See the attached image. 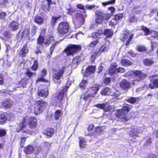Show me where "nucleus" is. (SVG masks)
I'll return each mask as SVG.
<instances>
[{
	"label": "nucleus",
	"instance_id": "obj_12",
	"mask_svg": "<svg viewBox=\"0 0 158 158\" xmlns=\"http://www.w3.org/2000/svg\"><path fill=\"white\" fill-rule=\"evenodd\" d=\"M29 50L26 45H24L22 48L18 51V54L19 56L21 57L25 56L28 53Z\"/></svg>",
	"mask_w": 158,
	"mask_h": 158
},
{
	"label": "nucleus",
	"instance_id": "obj_13",
	"mask_svg": "<svg viewBox=\"0 0 158 158\" xmlns=\"http://www.w3.org/2000/svg\"><path fill=\"white\" fill-rule=\"evenodd\" d=\"M102 40L104 41H105V44L100 48L98 51V53L107 51L109 49V42L106 40L104 39H103Z\"/></svg>",
	"mask_w": 158,
	"mask_h": 158
},
{
	"label": "nucleus",
	"instance_id": "obj_36",
	"mask_svg": "<svg viewBox=\"0 0 158 158\" xmlns=\"http://www.w3.org/2000/svg\"><path fill=\"white\" fill-rule=\"evenodd\" d=\"M7 120V118L4 115H0V124H2L6 123Z\"/></svg>",
	"mask_w": 158,
	"mask_h": 158
},
{
	"label": "nucleus",
	"instance_id": "obj_6",
	"mask_svg": "<svg viewBox=\"0 0 158 158\" xmlns=\"http://www.w3.org/2000/svg\"><path fill=\"white\" fill-rule=\"evenodd\" d=\"M47 105V103L44 101H37V104L35 105L34 107V110L35 114L37 115L40 113Z\"/></svg>",
	"mask_w": 158,
	"mask_h": 158
},
{
	"label": "nucleus",
	"instance_id": "obj_47",
	"mask_svg": "<svg viewBox=\"0 0 158 158\" xmlns=\"http://www.w3.org/2000/svg\"><path fill=\"white\" fill-rule=\"evenodd\" d=\"M36 29V27L35 26H34L32 27L31 29V32L30 33L31 37L33 36L35 34Z\"/></svg>",
	"mask_w": 158,
	"mask_h": 158
},
{
	"label": "nucleus",
	"instance_id": "obj_43",
	"mask_svg": "<svg viewBox=\"0 0 158 158\" xmlns=\"http://www.w3.org/2000/svg\"><path fill=\"white\" fill-rule=\"evenodd\" d=\"M43 49V46H42V45H39L37 47V50L35 51V53L36 54H41L42 53L41 50H42Z\"/></svg>",
	"mask_w": 158,
	"mask_h": 158
},
{
	"label": "nucleus",
	"instance_id": "obj_56",
	"mask_svg": "<svg viewBox=\"0 0 158 158\" xmlns=\"http://www.w3.org/2000/svg\"><path fill=\"white\" fill-rule=\"evenodd\" d=\"M77 7L81 10H85L84 6L82 4H78L77 6Z\"/></svg>",
	"mask_w": 158,
	"mask_h": 158
},
{
	"label": "nucleus",
	"instance_id": "obj_17",
	"mask_svg": "<svg viewBox=\"0 0 158 158\" xmlns=\"http://www.w3.org/2000/svg\"><path fill=\"white\" fill-rule=\"evenodd\" d=\"M117 65L116 64H111L110 68L109 70V74L111 75L117 73Z\"/></svg>",
	"mask_w": 158,
	"mask_h": 158
},
{
	"label": "nucleus",
	"instance_id": "obj_35",
	"mask_svg": "<svg viewBox=\"0 0 158 158\" xmlns=\"http://www.w3.org/2000/svg\"><path fill=\"white\" fill-rule=\"evenodd\" d=\"M45 38H44L42 36L40 35L37 40V43L40 44L39 45L43 46V44H45Z\"/></svg>",
	"mask_w": 158,
	"mask_h": 158
},
{
	"label": "nucleus",
	"instance_id": "obj_61",
	"mask_svg": "<svg viewBox=\"0 0 158 158\" xmlns=\"http://www.w3.org/2000/svg\"><path fill=\"white\" fill-rule=\"evenodd\" d=\"M136 21L135 17L134 16H131L130 19L129 21L130 23L134 22Z\"/></svg>",
	"mask_w": 158,
	"mask_h": 158
},
{
	"label": "nucleus",
	"instance_id": "obj_27",
	"mask_svg": "<svg viewBox=\"0 0 158 158\" xmlns=\"http://www.w3.org/2000/svg\"><path fill=\"white\" fill-rule=\"evenodd\" d=\"M30 37L31 36L30 32V28H26L23 32L22 37Z\"/></svg>",
	"mask_w": 158,
	"mask_h": 158
},
{
	"label": "nucleus",
	"instance_id": "obj_10",
	"mask_svg": "<svg viewBox=\"0 0 158 158\" xmlns=\"http://www.w3.org/2000/svg\"><path fill=\"white\" fill-rule=\"evenodd\" d=\"M100 87V85H95L94 86L92 87L91 89H89L90 92L93 93L92 94H89L88 95L84 96L83 98L84 99L86 100L89 97H93L95 96L97 92L99 90V88Z\"/></svg>",
	"mask_w": 158,
	"mask_h": 158
},
{
	"label": "nucleus",
	"instance_id": "obj_31",
	"mask_svg": "<svg viewBox=\"0 0 158 158\" xmlns=\"http://www.w3.org/2000/svg\"><path fill=\"white\" fill-rule=\"evenodd\" d=\"M96 14L97 15L98 17L96 19V22L98 24L101 23L102 20H103V19L102 18L101 12H98Z\"/></svg>",
	"mask_w": 158,
	"mask_h": 158
},
{
	"label": "nucleus",
	"instance_id": "obj_20",
	"mask_svg": "<svg viewBox=\"0 0 158 158\" xmlns=\"http://www.w3.org/2000/svg\"><path fill=\"white\" fill-rule=\"evenodd\" d=\"M79 145L81 148H85L86 145L87 141L83 137H79Z\"/></svg>",
	"mask_w": 158,
	"mask_h": 158
},
{
	"label": "nucleus",
	"instance_id": "obj_52",
	"mask_svg": "<svg viewBox=\"0 0 158 158\" xmlns=\"http://www.w3.org/2000/svg\"><path fill=\"white\" fill-rule=\"evenodd\" d=\"M6 131L5 130L0 129V137H2L5 135Z\"/></svg>",
	"mask_w": 158,
	"mask_h": 158
},
{
	"label": "nucleus",
	"instance_id": "obj_53",
	"mask_svg": "<svg viewBox=\"0 0 158 158\" xmlns=\"http://www.w3.org/2000/svg\"><path fill=\"white\" fill-rule=\"evenodd\" d=\"M117 73H123L125 72V69L121 67L117 69Z\"/></svg>",
	"mask_w": 158,
	"mask_h": 158
},
{
	"label": "nucleus",
	"instance_id": "obj_59",
	"mask_svg": "<svg viewBox=\"0 0 158 158\" xmlns=\"http://www.w3.org/2000/svg\"><path fill=\"white\" fill-rule=\"evenodd\" d=\"M45 81V80L44 77H41L39 78L36 80V83L39 82H44Z\"/></svg>",
	"mask_w": 158,
	"mask_h": 158
},
{
	"label": "nucleus",
	"instance_id": "obj_44",
	"mask_svg": "<svg viewBox=\"0 0 158 158\" xmlns=\"http://www.w3.org/2000/svg\"><path fill=\"white\" fill-rule=\"evenodd\" d=\"M106 105L107 104L106 103H103L96 105L95 106L98 108L104 109L106 107Z\"/></svg>",
	"mask_w": 158,
	"mask_h": 158
},
{
	"label": "nucleus",
	"instance_id": "obj_54",
	"mask_svg": "<svg viewBox=\"0 0 158 158\" xmlns=\"http://www.w3.org/2000/svg\"><path fill=\"white\" fill-rule=\"evenodd\" d=\"M80 56H77L76 57H75L73 58V62L74 63H77L78 61L80 60Z\"/></svg>",
	"mask_w": 158,
	"mask_h": 158
},
{
	"label": "nucleus",
	"instance_id": "obj_55",
	"mask_svg": "<svg viewBox=\"0 0 158 158\" xmlns=\"http://www.w3.org/2000/svg\"><path fill=\"white\" fill-rule=\"evenodd\" d=\"M152 37H156L158 36V33L155 31L151 32V34Z\"/></svg>",
	"mask_w": 158,
	"mask_h": 158
},
{
	"label": "nucleus",
	"instance_id": "obj_40",
	"mask_svg": "<svg viewBox=\"0 0 158 158\" xmlns=\"http://www.w3.org/2000/svg\"><path fill=\"white\" fill-rule=\"evenodd\" d=\"M61 115V112L60 110H58L56 111L55 114V118L56 119H58Z\"/></svg>",
	"mask_w": 158,
	"mask_h": 158
},
{
	"label": "nucleus",
	"instance_id": "obj_28",
	"mask_svg": "<svg viewBox=\"0 0 158 158\" xmlns=\"http://www.w3.org/2000/svg\"><path fill=\"white\" fill-rule=\"evenodd\" d=\"M45 44H48L54 40V37L51 35H47L45 37Z\"/></svg>",
	"mask_w": 158,
	"mask_h": 158
},
{
	"label": "nucleus",
	"instance_id": "obj_22",
	"mask_svg": "<svg viewBox=\"0 0 158 158\" xmlns=\"http://www.w3.org/2000/svg\"><path fill=\"white\" fill-rule=\"evenodd\" d=\"M34 148L31 145H28L25 147L24 149V151L26 154H31L33 153L34 151Z\"/></svg>",
	"mask_w": 158,
	"mask_h": 158
},
{
	"label": "nucleus",
	"instance_id": "obj_2",
	"mask_svg": "<svg viewBox=\"0 0 158 158\" xmlns=\"http://www.w3.org/2000/svg\"><path fill=\"white\" fill-rule=\"evenodd\" d=\"M124 106L121 109H118L116 113V116L120 119H122L124 121H127L129 118L126 115L131 109L130 106H127V104H124Z\"/></svg>",
	"mask_w": 158,
	"mask_h": 158
},
{
	"label": "nucleus",
	"instance_id": "obj_33",
	"mask_svg": "<svg viewBox=\"0 0 158 158\" xmlns=\"http://www.w3.org/2000/svg\"><path fill=\"white\" fill-rule=\"evenodd\" d=\"M101 15L102 16V18L103 19V20H108L109 19L111 15L108 13H103L102 12H101Z\"/></svg>",
	"mask_w": 158,
	"mask_h": 158
},
{
	"label": "nucleus",
	"instance_id": "obj_29",
	"mask_svg": "<svg viewBox=\"0 0 158 158\" xmlns=\"http://www.w3.org/2000/svg\"><path fill=\"white\" fill-rule=\"evenodd\" d=\"M44 18L40 16H37L35 18V22L39 24H41L43 23Z\"/></svg>",
	"mask_w": 158,
	"mask_h": 158
},
{
	"label": "nucleus",
	"instance_id": "obj_16",
	"mask_svg": "<svg viewBox=\"0 0 158 158\" xmlns=\"http://www.w3.org/2000/svg\"><path fill=\"white\" fill-rule=\"evenodd\" d=\"M13 101L9 99L2 102L1 103L2 106L8 108H10L12 107L13 105Z\"/></svg>",
	"mask_w": 158,
	"mask_h": 158
},
{
	"label": "nucleus",
	"instance_id": "obj_26",
	"mask_svg": "<svg viewBox=\"0 0 158 158\" xmlns=\"http://www.w3.org/2000/svg\"><path fill=\"white\" fill-rule=\"evenodd\" d=\"M95 133L94 134H90V135H99L102 134L103 132V130L102 127H98L96 128L95 131Z\"/></svg>",
	"mask_w": 158,
	"mask_h": 158
},
{
	"label": "nucleus",
	"instance_id": "obj_7",
	"mask_svg": "<svg viewBox=\"0 0 158 158\" xmlns=\"http://www.w3.org/2000/svg\"><path fill=\"white\" fill-rule=\"evenodd\" d=\"M133 35L131 34L130 35V33L128 30L126 29L123 31V33L121 35L120 39L123 41H124L127 39V40L125 43L127 46L128 45L130 42L132 40Z\"/></svg>",
	"mask_w": 158,
	"mask_h": 158
},
{
	"label": "nucleus",
	"instance_id": "obj_37",
	"mask_svg": "<svg viewBox=\"0 0 158 158\" xmlns=\"http://www.w3.org/2000/svg\"><path fill=\"white\" fill-rule=\"evenodd\" d=\"M141 28L142 30L145 33V35H148L151 34L152 31H150L148 28L144 26H141Z\"/></svg>",
	"mask_w": 158,
	"mask_h": 158
},
{
	"label": "nucleus",
	"instance_id": "obj_48",
	"mask_svg": "<svg viewBox=\"0 0 158 158\" xmlns=\"http://www.w3.org/2000/svg\"><path fill=\"white\" fill-rule=\"evenodd\" d=\"M99 40H98L94 41L91 42L89 46L91 47H94L99 42Z\"/></svg>",
	"mask_w": 158,
	"mask_h": 158
},
{
	"label": "nucleus",
	"instance_id": "obj_39",
	"mask_svg": "<svg viewBox=\"0 0 158 158\" xmlns=\"http://www.w3.org/2000/svg\"><path fill=\"white\" fill-rule=\"evenodd\" d=\"M38 61L37 60H35L34 61L32 66L31 67V69L34 71H36L38 67Z\"/></svg>",
	"mask_w": 158,
	"mask_h": 158
},
{
	"label": "nucleus",
	"instance_id": "obj_4",
	"mask_svg": "<svg viewBox=\"0 0 158 158\" xmlns=\"http://www.w3.org/2000/svg\"><path fill=\"white\" fill-rule=\"evenodd\" d=\"M86 16L85 12H84L82 13H77L76 14L73 19V22L77 27H80L83 24L85 21V18Z\"/></svg>",
	"mask_w": 158,
	"mask_h": 158
},
{
	"label": "nucleus",
	"instance_id": "obj_49",
	"mask_svg": "<svg viewBox=\"0 0 158 158\" xmlns=\"http://www.w3.org/2000/svg\"><path fill=\"white\" fill-rule=\"evenodd\" d=\"M109 90L110 89L109 88H106L101 92V94L102 95H107Z\"/></svg>",
	"mask_w": 158,
	"mask_h": 158
},
{
	"label": "nucleus",
	"instance_id": "obj_38",
	"mask_svg": "<svg viewBox=\"0 0 158 158\" xmlns=\"http://www.w3.org/2000/svg\"><path fill=\"white\" fill-rule=\"evenodd\" d=\"M103 33V31L101 30L97 31L96 32L93 34L92 36L94 37H98L99 36L102 34Z\"/></svg>",
	"mask_w": 158,
	"mask_h": 158
},
{
	"label": "nucleus",
	"instance_id": "obj_24",
	"mask_svg": "<svg viewBox=\"0 0 158 158\" xmlns=\"http://www.w3.org/2000/svg\"><path fill=\"white\" fill-rule=\"evenodd\" d=\"M113 31L110 29H106L103 31V34L106 37H110L113 34Z\"/></svg>",
	"mask_w": 158,
	"mask_h": 158
},
{
	"label": "nucleus",
	"instance_id": "obj_19",
	"mask_svg": "<svg viewBox=\"0 0 158 158\" xmlns=\"http://www.w3.org/2000/svg\"><path fill=\"white\" fill-rule=\"evenodd\" d=\"M54 133V131L52 128H48L46 129L44 133V134L46 135L48 137L50 138L53 135Z\"/></svg>",
	"mask_w": 158,
	"mask_h": 158
},
{
	"label": "nucleus",
	"instance_id": "obj_23",
	"mask_svg": "<svg viewBox=\"0 0 158 158\" xmlns=\"http://www.w3.org/2000/svg\"><path fill=\"white\" fill-rule=\"evenodd\" d=\"M48 93V92L46 89L42 90L41 91H38V95L39 96L45 98L47 96Z\"/></svg>",
	"mask_w": 158,
	"mask_h": 158
},
{
	"label": "nucleus",
	"instance_id": "obj_62",
	"mask_svg": "<svg viewBox=\"0 0 158 158\" xmlns=\"http://www.w3.org/2000/svg\"><path fill=\"white\" fill-rule=\"evenodd\" d=\"M111 81V79L109 77L106 78L104 80V82L106 84H108Z\"/></svg>",
	"mask_w": 158,
	"mask_h": 158
},
{
	"label": "nucleus",
	"instance_id": "obj_1",
	"mask_svg": "<svg viewBox=\"0 0 158 158\" xmlns=\"http://www.w3.org/2000/svg\"><path fill=\"white\" fill-rule=\"evenodd\" d=\"M28 123L29 126L31 128H35L37 125V119L34 117L29 118L28 116L25 117L23 118L21 123L19 125L20 129L17 131L19 132L21 131L22 132L27 133L28 134H32L33 132L32 131L27 130L25 127L26 126V123Z\"/></svg>",
	"mask_w": 158,
	"mask_h": 158
},
{
	"label": "nucleus",
	"instance_id": "obj_14",
	"mask_svg": "<svg viewBox=\"0 0 158 158\" xmlns=\"http://www.w3.org/2000/svg\"><path fill=\"white\" fill-rule=\"evenodd\" d=\"M131 85V83L126 80H123L120 83V87L123 90L129 88Z\"/></svg>",
	"mask_w": 158,
	"mask_h": 158
},
{
	"label": "nucleus",
	"instance_id": "obj_15",
	"mask_svg": "<svg viewBox=\"0 0 158 158\" xmlns=\"http://www.w3.org/2000/svg\"><path fill=\"white\" fill-rule=\"evenodd\" d=\"M68 88V87L66 86L65 88L63 89V90L60 92V94L57 96V99L58 102H60L62 100L63 97L64 95H66V92Z\"/></svg>",
	"mask_w": 158,
	"mask_h": 158
},
{
	"label": "nucleus",
	"instance_id": "obj_42",
	"mask_svg": "<svg viewBox=\"0 0 158 158\" xmlns=\"http://www.w3.org/2000/svg\"><path fill=\"white\" fill-rule=\"evenodd\" d=\"M26 74L28 75L30 78L33 76H36V75L35 72L32 73L28 70H27L26 73Z\"/></svg>",
	"mask_w": 158,
	"mask_h": 158
},
{
	"label": "nucleus",
	"instance_id": "obj_41",
	"mask_svg": "<svg viewBox=\"0 0 158 158\" xmlns=\"http://www.w3.org/2000/svg\"><path fill=\"white\" fill-rule=\"evenodd\" d=\"M12 36V35L10 32L5 31L4 33V36L6 40L10 39Z\"/></svg>",
	"mask_w": 158,
	"mask_h": 158
},
{
	"label": "nucleus",
	"instance_id": "obj_25",
	"mask_svg": "<svg viewBox=\"0 0 158 158\" xmlns=\"http://www.w3.org/2000/svg\"><path fill=\"white\" fill-rule=\"evenodd\" d=\"M143 64L147 66H151L154 63V61L150 59L146 58L143 60Z\"/></svg>",
	"mask_w": 158,
	"mask_h": 158
},
{
	"label": "nucleus",
	"instance_id": "obj_63",
	"mask_svg": "<svg viewBox=\"0 0 158 158\" xmlns=\"http://www.w3.org/2000/svg\"><path fill=\"white\" fill-rule=\"evenodd\" d=\"M108 9L111 11V13L110 14L112 15L113 14V12L114 11L115 8L113 7H111L109 8Z\"/></svg>",
	"mask_w": 158,
	"mask_h": 158
},
{
	"label": "nucleus",
	"instance_id": "obj_60",
	"mask_svg": "<svg viewBox=\"0 0 158 158\" xmlns=\"http://www.w3.org/2000/svg\"><path fill=\"white\" fill-rule=\"evenodd\" d=\"M4 82L3 76L0 73V85L2 84Z\"/></svg>",
	"mask_w": 158,
	"mask_h": 158
},
{
	"label": "nucleus",
	"instance_id": "obj_58",
	"mask_svg": "<svg viewBox=\"0 0 158 158\" xmlns=\"http://www.w3.org/2000/svg\"><path fill=\"white\" fill-rule=\"evenodd\" d=\"M47 1L48 2V6L46 8L48 9L50 7V5L52 4V2L51 0H47Z\"/></svg>",
	"mask_w": 158,
	"mask_h": 158
},
{
	"label": "nucleus",
	"instance_id": "obj_9",
	"mask_svg": "<svg viewBox=\"0 0 158 158\" xmlns=\"http://www.w3.org/2000/svg\"><path fill=\"white\" fill-rule=\"evenodd\" d=\"M134 77V79L132 81L133 85H134L135 84V81L138 82L145 78L147 76L146 73H143L141 71H137L135 73H133Z\"/></svg>",
	"mask_w": 158,
	"mask_h": 158
},
{
	"label": "nucleus",
	"instance_id": "obj_3",
	"mask_svg": "<svg viewBox=\"0 0 158 158\" xmlns=\"http://www.w3.org/2000/svg\"><path fill=\"white\" fill-rule=\"evenodd\" d=\"M66 67H63L61 69L56 71L54 69L52 75L53 80L54 82L57 84H59L61 82L60 78L63 76L64 71L66 69Z\"/></svg>",
	"mask_w": 158,
	"mask_h": 158
},
{
	"label": "nucleus",
	"instance_id": "obj_51",
	"mask_svg": "<svg viewBox=\"0 0 158 158\" xmlns=\"http://www.w3.org/2000/svg\"><path fill=\"white\" fill-rule=\"evenodd\" d=\"M123 16L122 14L117 15L115 16L114 18V20L116 21H118L119 19H121Z\"/></svg>",
	"mask_w": 158,
	"mask_h": 158
},
{
	"label": "nucleus",
	"instance_id": "obj_21",
	"mask_svg": "<svg viewBox=\"0 0 158 158\" xmlns=\"http://www.w3.org/2000/svg\"><path fill=\"white\" fill-rule=\"evenodd\" d=\"M149 87L151 89H153L156 87H158V79L153 80L151 81V83L149 85Z\"/></svg>",
	"mask_w": 158,
	"mask_h": 158
},
{
	"label": "nucleus",
	"instance_id": "obj_32",
	"mask_svg": "<svg viewBox=\"0 0 158 158\" xmlns=\"http://www.w3.org/2000/svg\"><path fill=\"white\" fill-rule=\"evenodd\" d=\"M126 101L132 104H134L135 103L139 102V99L138 98H129L126 99Z\"/></svg>",
	"mask_w": 158,
	"mask_h": 158
},
{
	"label": "nucleus",
	"instance_id": "obj_34",
	"mask_svg": "<svg viewBox=\"0 0 158 158\" xmlns=\"http://www.w3.org/2000/svg\"><path fill=\"white\" fill-rule=\"evenodd\" d=\"M121 63L122 65L125 66H130L132 64L131 63L130 60L126 59L122 60Z\"/></svg>",
	"mask_w": 158,
	"mask_h": 158
},
{
	"label": "nucleus",
	"instance_id": "obj_30",
	"mask_svg": "<svg viewBox=\"0 0 158 158\" xmlns=\"http://www.w3.org/2000/svg\"><path fill=\"white\" fill-rule=\"evenodd\" d=\"M96 67L91 66L88 67L86 70V73L88 74L94 73Z\"/></svg>",
	"mask_w": 158,
	"mask_h": 158
},
{
	"label": "nucleus",
	"instance_id": "obj_18",
	"mask_svg": "<svg viewBox=\"0 0 158 158\" xmlns=\"http://www.w3.org/2000/svg\"><path fill=\"white\" fill-rule=\"evenodd\" d=\"M19 25L16 21H13L9 25V27L13 31H16L18 29Z\"/></svg>",
	"mask_w": 158,
	"mask_h": 158
},
{
	"label": "nucleus",
	"instance_id": "obj_5",
	"mask_svg": "<svg viewBox=\"0 0 158 158\" xmlns=\"http://www.w3.org/2000/svg\"><path fill=\"white\" fill-rule=\"evenodd\" d=\"M81 49L80 46L75 44H70L64 50V52L68 56L73 55L75 53Z\"/></svg>",
	"mask_w": 158,
	"mask_h": 158
},
{
	"label": "nucleus",
	"instance_id": "obj_50",
	"mask_svg": "<svg viewBox=\"0 0 158 158\" xmlns=\"http://www.w3.org/2000/svg\"><path fill=\"white\" fill-rule=\"evenodd\" d=\"M47 74V71L45 69H42L41 71L40 75L42 77H44Z\"/></svg>",
	"mask_w": 158,
	"mask_h": 158
},
{
	"label": "nucleus",
	"instance_id": "obj_11",
	"mask_svg": "<svg viewBox=\"0 0 158 158\" xmlns=\"http://www.w3.org/2000/svg\"><path fill=\"white\" fill-rule=\"evenodd\" d=\"M143 131V127H139L131 130L130 136L135 138V137L139 136L140 134H142Z\"/></svg>",
	"mask_w": 158,
	"mask_h": 158
},
{
	"label": "nucleus",
	"instance_id": "obj_64",
	"mask_svg": "<svg viewBox=\"0 0 158 158\" xmlns=\"http://www.w3.org/2000/svg\"><path fill=\"white\" fill-rule=\"evenodd\" d=\"M74 11V10L72 9H69L68 10L67 13L70 15H72Z\"/></svg>",
	"mask_w": 158,
	"mask_h": 158
},
{
	"label": "nucleus",
	"instance_id": "obj_57",
	"mask_svg": "<svg viewBox=\"0 0 158 158\" xmlns=\"http://www.w3.org/2000/svg\"><path fill=\"white\" fill-rule=\"evenodd\" d=\"M95 6L94 5H87L85 6V7L88 9L91 10L94 8Z\"/></svg>",
	"mask_w": 158,
	"mask_h": 158
},
{
	"label": "nucleus",
	"instance_id": "obj_8",
	"mask_svg": "<svg viewBox=\"0 0 158 158\" xmlns=\"http://www.w3.org/2000/svg\"><path fill=\"white\" fill-rule=\"evenodd\" d=\"M69 28V25L67 22H62L59 24L58 30L60 33L64 34L68 31Z\"/></svg>",
	"mask_w": 158,
	"mask_h": 158
},
{
	"label": "nucleus",
	"instance_id": "obj_45",
	"mask_svg": "<svg viewBox=\"0 0 158 158\" xmlns=\"http://www.w3.org/2000/svg\"><path fill=\"white\" fill-rule=\"evenodd\" d=\"M136 49L138 51L140 52H144L146 50V48L142 46H139Z\"/></svg>",
	"mask_w": 158,
	"mask_h": 158
},
{
	"label": "nucleus",
	"instance_id": "obj_46",
	"mask_svg": "<svg viewBox=\"0 0 158 158\" xmlns=\"http://www.w3.org/2000/svg\"><path fill=\"white\" fill-rule=\"evenodd\" d=\"M116 0H112L105 2L102 3V4L103 6H105L106 5L110 4H114Z\"/></svg>",
	"mask_w": 158,
	"mask_h": 158
}]
</instances>
